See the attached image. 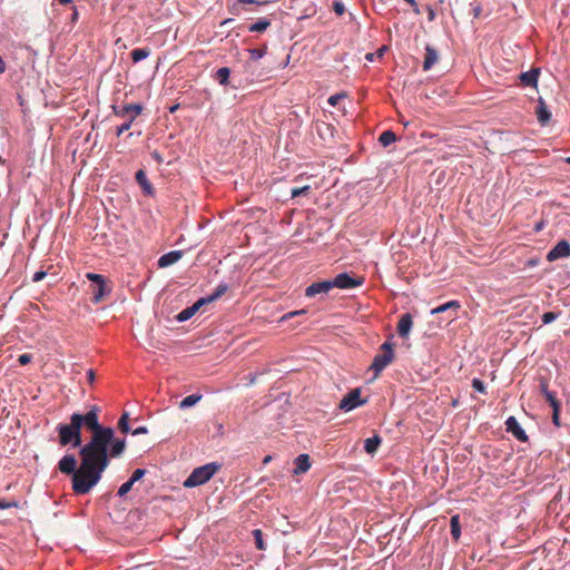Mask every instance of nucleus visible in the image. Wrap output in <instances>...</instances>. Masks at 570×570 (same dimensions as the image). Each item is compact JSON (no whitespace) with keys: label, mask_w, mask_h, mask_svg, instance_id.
Here are the masks:
<instances>
[{"label":"nucleus","mask_w":570,"mask_h":570,"mask_svg":"<svg viewBox=\"0 0 570 570\" xmlns=\"http://www.w3.org/2000/svg\"><path fill=\"white\" fill-rule=\"evenodd\" d=\"M91 441L81 448L80 466L92 472L101 473L108 466V445L114 436V430H92Z\"/></svg>","instance_id":"nucleus-1"},{"label":"nucleus","mask_w":570,"mask_h":570,"mask_svg":"<svg viewBox=\"0 0 570 570\" xmlns=\"http://www.w3.org/2000/svg\"><path fill=\"white\" fill-rule=\"evenodd\" d=\"M101 479L98 472L80 466L72 476V490L76 494L88 493Z\"/></svg>","instance_id":"nucleus-2"},{"label":"nucleus","mask_w":570,"mask_h":570,"mask_svg":"<svg viewBox=\"0 0 570 570\" xmlns=\"http://www.w3.org/2000/svg\"><path fill=\"white\" fill-rule=\"evenodd\" d=\"M220 469V464L216 462L194 469L190 475L184 481L185 488H195L209 481L213 475Z\"/></svg>","instance_id":"nucleus-3"},{"label":"nucleus","mask_w":570,"mask_h":570,"mask_svg":"<svg viewBox=\"0 0 570 570\" xmlns=\"http://www.w3.org/2000/svg\"><path fill=\"white\" fill-rule=\"evenodd\" d=\"M56 428H105L98 421V407L92 406L87 413H73L70 423H59Z\"/></svg>","instance_id":"nucleus-4"},{"label":"nucleus","mask_w":570,"mask_h":570,"mask_svg":"<svg viewBox=\"0 0 570 570\" xmlns=\"http://www.w3.org/2000/svg\"><path fill=\"white\" fill-rule=\"evenodd\" d=\"M367 402V399L361 397V389H353L343 396L338 407L345 412H350Z\"/></svg>","instance_id":"nucleus-5"},{"label":"nucleus","mask_w":570,"mask_h":570,"mask_svg":"<svg viewBox=\"0 0 570 570\" xmlns=\"http://www.w3.org/2000/svg\"><path fill=\"white\" fill-rule=\"evenodd\" d=\"M334 287L341 289H351L362 285L363 279L351 276L347 272L337 274L332 278Z\"/></svg>","instance_id":"nucleus-6"},{"label":"nucleus","mask_w":570,"mask_h":570,"mask_svg":"<svg viewBox=\"0 0 570 570\" xmlns=\"http://www.w3.org/2000/svg\"><path fill=\"white\" fill-rule=\"evenodd\" d=\"M570 256V243L567 239L559 240L547 254L548 262H554Z\"/></svg>","instance_id":"nucleus-7"},{"label":"nucleus","mask_w":570,"mask_h":570,"mask_svg":"<svg viewBox=\"0 0 570 570\" xmlns=\"http://www.w3.org/2000/svg\"><path fill=\"white\" fill-rule=\"evenodd\" d=\"M333 288H334V285H333L332 279L315 282L306 287L305 296L314 297L318 294H327Z\"/></svg>","instance_id":"nucleus-8"},{"label":"nucleus","mask_w":570,"mask_h":570,"mask_svg":"<svg viewBox=\"0 0 570 570\" xmlns=\"http://www.w3.org/2000/svg\"><path fill=\"white\" fill-rule=\"evenodd\" d=\"M144 106L141 104H128L121 107L112 106V111L115 116L120 118H129L131 115H135V118L141 114Z\"/></svg>","instance_id":"nucleus-9"},{"label":"nucleus","mask_w":570,"mask_h":570,"mask_svg":"<svg viewBox=\"0 0 570 570\" xmlns=\"http://www.w3.org/2000/svg\"><path fill=\"white\" fill-rule=\"evenodd\" d=\"M60 431V444H71L73 448L81 444L80 430H59Z\"/></svg>","instance_id":"nucleus-10"},{"label":"nucleus","mask_w":570,"mask_h":570,"mask_svg":"<svg viewBox=\"0 0 570 570\" xmlns=\"http://www.w3.org/2000/svg\"><path fill=\"white\" fill-rule=\"evenodd\" d=\"M540 72V68H531L525 72H521L519 76L521 85L523 87L537 88Z\"/></svg>","instance_id":"nucleus-11"},{"label":"nucleus","mask_w":570,"mask_h":570,"mask_svg":"<svg viewBox=\"0 0 570 570\" xmlns=\"http://www.w3.org/2000/svg\"><path fill=\"white\" fill-rule=\"evenodd\" d=\"M183 257V250H170L158 258L159 268H166L177 263Z\"/></svg>","instance_id":"nucleus-12"},{"label":"nucleus","mask_w":570,"mask_h":570,"mask_svg":"<svg viewBox=\"0 0 570 570\" xmlns=\"http://www.w3.org/2000/svg\"><path fill=\"white\" fill-rule=\"evenodd\" d=\"M413 326V317L410 313H404L401 315L397 323V333L401 337L406 338L411 332Z\"/></svg>","instance_id":"nucleus-13"},{"label":"nucleus","mask_w":570,"mask_h":570,"mask_svg":"<svg viewBox=\"0 0 570 570\" xmlns=\"http://www.w3.org/2000/svg\"><path fill=\"white\" fill-rule=\"evenodd\" d=\"M544 399L549 403V405L552 407L553 424L556 426H560V409H561L560 401L556 397L553 392L547 393V395H544Z\"/></svg>","instance_id":"nucleus-14"},{"label":"nucleus","mask_w":570,"mask_h":570,"mask_svg":"<svg viewBox=\"0 0 570 570\" xmlns=\"http://www.w3.org/2000/svg\"><path fill=\"white\" fill-rule=\"evenodd\" d=\"M535 115L541 126L548 125L551 120V111L549 110L546 101L542 98H539L538 100Z\"/></svg>","instance_id":"nucleus-15"},{"label":"nucleus","mask_w":570,"mask_h":570,"mask_svg":"<svg viewBox=\"0 0 570 570\" xmlns=\"http://www.w3.org/2000/svg\"><path fill=\"white\" fill-rule=\"evenodd\" d=\"M393 358L384 353H380L374 356L371 370L374 371L375 376H377L391 362Z\"/></svg>","instance_id":"nucleus-16"},{"label":"nucleus","mask_w":570,"mask_h":570,"mask_svg":"<svg viewBox=\"0 0 570 570\" xmlns=\"http://www.w3.org/2000/svg\"><path fill=\"white\" fill-rule=\"evenodd\" d=\"M111 288L107 285L106 279L101 283L91 285L92 302L99 303L106 295L110 294Z\"/></svg>","instance_id":"nucleus-17"},{"label":"nucleus","mask_w":570,"mask_h":570,"mask_svg":"<svg viewBox=\"0 0 570 570\" xmlns=\"http://www.w3.org/2000/svg\"><path fill=\"white\" fill-rule=\"evenodd\" d=\"M135 179L137 184L141 187L145 195L153 196L155 194V188L149 183L144 169H139L136 171Z\"/></svg>","instance_id":"nucleus-18"},{"label":"nucleus","mask_w":570,"mask_h":570,"mask_svg":"<svg viewBox=\"0 0 570 570\" xmlns=\"http://www.w3.org/2000/svg\"><path fill=\"white\" fill-rule=\"evenodd\" d=\"M295 469L293 470V474L299 475L306 473L311 468V461L308 454H299L295 461Z\"/></svg>","instance_id":"nucleus-19"},{"label":"nucleus","mask_w":570,"mask_h":570,"mask_svg":"<svg viewBox=\"0 0 570 570\" xmlns=\"http://www.w3.org/2000/svg\"><path fill=\"white\" fill-rule=\"evenodd\" d=\"M77 460L73 455H65L59 461V470L66 474H72L77 471Z\"/></svg>","instance_id":"nucleus-20"},{"label":"nucleus","mask_w":570,"mask_h":570,"mask_svg":"<svg viewBox=\"0 0 570 570\" xmlns=\"http://www.w3.org/2000/svg\"><path fill=\"white\" fill-rule=\"evenodd\" d=\"M439 59L438 51L430 45L425 47V57L423 61V70H430Z\"/></svg>","instance_id":"nucleus-21"},{"label":"nucleus","mask_w":570,"mask_h":570,"mask_svg":"<svg viewBox=\"0 0 570 570\" xmlns=\"http://www.w3.org/2000/svg\"><path fill=\"white\" fill-rule=\"evenodd\" d=\"M381 443L382 438L377 434H374L373 436L364 440V450L367 454L373 456L377 452Z\"/></svg>","instance_id":"nucleus-22"},{"label":"nucleus","mask_w":570,"mask_h":570,"mask_svg":"<svg viewBox=\"0 0 570 570\" xmlns=\"http://www.w3.org/2000/svg\"><path fill=\"white\" fill-rule=\"evenodd\" d=\"M460 306L461 305H460L459 301H449V302L441 304L438 307L433 308L431 311V314H440V313H444V312L452 309L454 312V316H455Z\"/></svg>","instance_id":"nucleus-23"},{"label":"nucleus","mask_w":570,"mask_h":570,"mask_svg":"<svg viewBox=\"0 0 570 570\" xmlns=\"http://www.w3.org/2000/svg\"><path fill=\"white\" fill-rule=\"evenodd\" d=\"M230 69L228 67H222L216 70L214 75V79L218 81L222 86H227L229 83Z\"/></svg>","instance_id":"nucleus-24"},{"label":"nucleus","mask_w":570,"mask_h":570,"mask_svg":"<svg viewBox=\"0 0 570 570\" xmlns=\"http://www.w3.org/2000/svg\"><path fill=\"white\" fill-rule=\"evenodd\" d=\"M202 397H203V395L199 393L190 394L180 401L179 409L185 410V409L193 407L202 400Z\"/></svg>","instance_id":"nucleus-25"},{"label":"nucleus","mask_w":570,"mask_h":570,"mask_svg":"<svg viewBox=\"0 0 570 570\" xmlns=\"http://www.w3.org/2000/svg\"><path fill=\"white\" fill-rule=\"evenodd\" d=\"M197 312H198L197 307L193 304L191 306H188V307L184 308L183 311H180L175 316V318L177 322L184 323V322L190 320Z\"/></svg>","instance_id":"nucleus-26"},{"label":"nucleus","mask_w":570,"mask_h":570,"mask_svg":"<svg viewBox=\"0 0 570 570\" xmlns=\"http://www.w3.org/2000/svg\"><path fill=\"white\" fill-rule=\"evenodd\" d=\"M131 59L135 63H138L150 56V49L147 47L136 48L130 52Z\"/></svg>","instance_id":"nucleus-27"},{"label":"nucleus","mask_w":570,"mask_h":570,"mask_svg":"<svg viewBox=\"0 0 570 570\" xmlns=\"http://www.w3.org/2000/svg\"><path fill=\"white\" fill-rule=\"evenodd\" d=\"M450 529H451V534H452L453 540L459 541V539L461 537V524H460V518L458 514L451 517Z\"/></svg>","instance_id":"nucleus-28"},{"label":"nucleus","mask_w":570,"mask_h":570,"mask_svg":"<svg viewBox=\"0 0 570 570\" xmlns=\"http://www.w3.org/2000/svg\"><path fill=\"white\" fill-rule=\"evenodd\" d=\"M271 20L267 18H259L256 22L248 27L250 32H263L271 26Z\"/></svg>","instance_id":"nucleus-29"},{"label":"nucleus","mask_w":570,"mask_h":570,"mask_svg":"<svg viewBox=\"0 0 570 570\" xmlns=\"http://www.w3.org/2000/svg\"><path fill=\"white\" fill-rule=\"evenodd\" d=\"M379 141L382 146L384 147H387L390 146L391 144H393L394 141H396V135L394 134L393 130H384L380 137H379Z\"/></svg>","instance_id":"nucleus-30"},{"label":"nucleus","mask_w":570,"mask_h":570,"mask_svg":"<svg viewBox=\"0 0 570 570\" xmlns=\"http://www.w3.org/2000/svg\"><path fill=\"white\" fill-rule=\"evenodd\" d=\"M228 288L229 285L226 282H220L215 291L209 295L213 302L223 296L228 291Z\"/></svg>","instance_id":"nucleus-31"},{"label":"nucleus","mask_w":570,"mask_h":570,"mask_svg":"<svg viewBox=\"0 0 570 570\" xmlns=\"http://www.w3.org/2000/svg\"><path fill=\"white\" fill-rule=\"evenodd\" d=\"M134 121H135V115H131L128 119H126V121L124 124H121L120 126L117 127L116 135L119 137L125 131L129 130Z\"/></svg>","instance_id":"nucleus-32"},{"label":"nucleus","mask_w":570,"mask_h":570,"mask_svg":"<svg viewBox=\"0 0 570 570\" xmlns=\"http://www.w3.org/2000/svg\"><path fill=\"white\" fill-rule=\"evenodd\" d=\"M266 52H267L266 47L248 49V53H249L252 60L262 59L266 55Z\"/></svg>","instance_id":"nucleus-33"},{"label":"nucleus","mask_w":570,"mask_h":570,"mask_svg":"<svg viewBox=\"0 0 570 570\" xmlns=\"http://www.w3.org/2000/svg\"><path fill=\"white\" fill-rule=\"evenodd\" d=\"M253 535H254V539H255V544H256V548L258 550H265L266 546H265V542L263 540V532L261 529H255L253 531Z\"/></svg>","instance_id":"nucleus-34"},{"label":"nucleus","mask_w":570,"mask_h":570,"mask_svg":"<svg viewBox=\"0 0 570 570\" xmlns=\"http://www.w3.org/2000/svg\"><path fill=\"white\" fill-rule=\"evenodd\" d=\"M381 351L382 353L391 356L392 358H394V343L390 340L385 341L382 345H381Z\"/></svg>","instance_id":"nucleus-35"},{"label":"nucleus","mask_w":570,"mask_h":570,"mask_svg":"<svg viewBox=\"0 0 570 570\" xmlns=\"http://www.w3.org/2000/svg\"><path fill=\"white\" fill-rule=\"evenodd\" d=\"M472 387L474 391L479 392V393H487V386L484 384V382L478 377H474L472 380V383H471Z\"/></svg>","instance_id":"nucleus-36"},{"label":"nucleus","mask_w":570,"mask_h":570,"mask_svg":"<svg viewBox=\"0 0 570 570\" xmlns=\"http://www.w3.org/2000/svg\"><path fill=\"white\" fill-rule=\"evenodd\" d=\"M559 315H560V314H559V313H556V312H546V313L542 315V317H541L542 323H543L544 325H547V324H551L552 322H554V321L559 317Z\"/></svg>","instance_id":"nucleus-37"},{"label":"nucleus","mask_w":570,"mask_h":570,"mask_svg":"<svg viewBox=\"0 0 570 570\" xmlns=\"http://www.w3.org/2000/svg\"><path fill=\"white\" fill-rule=\"evenodd\" d=\"M386 50V47L383 46L381 47L379 50H376L375 52H368L366 53L365 56V59L370 62H373L375 60V58H381L384 53V51Z\"/></svg>","instance_id":"nucleus-38"},{"label":"nucleus","mask_w":570,"mask_h":570,"mask_svg":"<svg viewBox=\"0 0 570 570\" xmlns=\"http://www.w3.org/2000/svg\"><path fill=\"white\" fill-rule=\"evenodd\" d=\"M124 449H125V442L124 441H116L112 444V446H111V455L112 456H118L119 454H121Z\"/></svg>","instance_id":"nucleus-39"},{"label":"nucleus","mask_w":570,"mask_h":570,"mask_svg":"<svg viewBox=\"0 0 570 570\" xmlns=\"http://www.w3.org/2000/svg\"><path fill=\"white\" fill-rule=\"evenodd\" d=\"M309 189H311V187L308 185L303 186V187L293 188L291 190V196H292V198H295V197H298L301 195H305V194L308 193Z\"/></svg>","instance_id":"nucleus-40"},{"label":"nucleus","mask_w":570,"mask_h":570,"mask_svg":"<svg viewBox=\"0 0 570 570\" xmlns=\"http://www.w3.org/2000/svg\"><path fill=\"white\" fill-rule=\"evenodd\" d=\"M132 485H134V483L130 480H128L127 482L122 483L120 485V488L118 489V495L119 497L126 495L132 489Z\"/></svg>","instance_id":"nucleus-41"},{"label":"nucleus","mask_w":570,"mask_h":570,"mask_svg":"<svg viewBox=\"0 0 570 570\" xmlns=\"http://www.w3.org/2000/svg\"><path fill=\"white\" fill-rule=\"evenodd\" d=\"M86 277L88 281L91 282V285L101 283L102 281L106 279L102 275L96 273H87Z\"/></svg>","instance_id":"nucleus-42"},{"label":"nucleus","mask_w":570,"mask_h":570,"mask_svg":"<svg viewBox=\"0 0 570 570\" xmlns=\"http://www.w3.org/2000/svg\"><path fill=\"white\" fill-rule=\"evenodd\" d=\"M333 10L337 16H342L345 12V4L341 0L333 1Z\"/></svg>","instance_id":"nucleus-43"},{"label":"nucleus","mask_w":570,"mask_h":570,"mask_svg":"<svg viewBox=\"0 0 570 570\" xmlns=\"http://www.w3.org/2000/svg\"><path fill=\"white\" fill-rule=\"evenodd\" d=\"M116 428H130L129 426V413L128 412H124L121 414V416L118 420V423H117Z\"/></svg>","instance_id":"nucleus-44"},{"label":"nucleus","mask_w":570,"mask_h":570,"mask_svg":"<svg viewBox=\"0 0 570 570\" xmlns=\"http://www.w3.org/2000/svg\"><path fill=\"white\" fill-rule=\"evenodd\" d=\"M145 474H146V470H145V469H136V470L132 472V474H131V476H130V479H129V480H130L132 483H135V482L139 481V480L145 475Z\"/></svg>","instance_id":"nucleus-45"},{"label":"nucleus","mask_w":570,"mask_h":570,"mask_svg":"<svg viewBox=\"0 0 570 570\" xmlns=\"http://www.w3.org/2000/svg\"><path fill=\"white\" fill-rule=\"evenodd\" d=\"M212 302H213V299L210 298L209 295H207L205 297H200L198 301H196L194 303V305L197 307V311H199L204 305L212 303Z\"/></svg>","instance_id":"nucleus-46"},{"label":"nucleus","mask_w":570,"mask_h":570,"mask_svg":"<svg viewBox=\"0 0 570 570\" xmlns=\"http://www.w3.org/2000/svg\"><path fill=\"white\" fill-rule=\"evenodd\" d=\"M512 434L522 442H525L528 440V435L525 434V430H510Z\"/></svg>","instance_id":"nucleus-47"},{"label":"nucleus","mask_w":570,"mask_h":570,"mask_svg":"<svg viewBox=\"0 0 570 570\" xmlns=\"http://www.w3.org/2000/svg\"><path fill=\"white\" fill-rule=\"evenodd\" d=\"M31 360H32V355L28 354V353H24V354L19 355L18 363L20 365H27V364H29L31 362Z\"/></svg>","instance_id":"nucleus-48"},{"label":"nucleus","mask_w":570,"mask_h":570,"mask_svg":"<svg viewBox=\"0 0 570 570\" xmlns=\"http://www.w3.org/2000/svg\"><path fill=\"white\" fill-rule=\"evenodd\" d=\"M539 387L543 396L547 395V393H551V391L549 390L548 381L546 379L540 380Z\"/></svg>","instance_id":"nucleus-49"},{"label":"nucleus","mask_w":570,"mask_h":570,"mask_svg":"<svg viewBox=\"0 0 570 570\" xmlns=\"http://www.w3.org/2000/svg\"><path fill=\"white\" fill-rule=\"evenodd\" d=\"M540 264V258L539 257H531L529 259L525 261L524 263V266L528 267V268H532V267H535Z\"/></svg>","instance_id":"nucleus-50"},{"label":"nucleus","mask_w":570,"mask_h":570,"mask_svg":"<svg viewBox=\"0 0 570 570\" xmlns=\"http://www.w3.org/2000/svg\"><path fill=\"white\" fill-rule=\"evenodd\" d=\"M505 428H521V426L514 416H509L505 420Z\"/></svg>","instance_id":"nucleus-51"},{"label":"nucleus","mask_w":570,"mask_h":570,"mask_svg":"<svg viewBox=\"0 0 570 570\" xmlns=\"http://www.w3.org/2000/svg\"><path fill=\"white\" fill-rule=\"evenodd\" d=\"M344 97L343 94H336V95H333L328 98L327 102L331 105V106H336L338 104V101Z\"/></svg>","instance_id":"nucleus-52"},{"label":"nucleus","mask_w":570,"mask_h":570,"mask_svg":"<svg viewBox=\"0 0 570 570\" xmlns=\"http://www.w3.org/2000/svg\"><path fill=\"white\" fill-rule=\"evenodd\" d=\"M305 313H306V311H305V309H298V311L288 312V313H286V314L282 317V320H283V321H284V320H288V318H291V317L298 316V315H303V314H305Z\"/></svg>","instance_id":"nucleus-53"},{"label":"nucleus","mask_w":570,"mask_h":570,"mask_svg":"<svg viewBox=\"0 0 570 570\" xmlns=\"http://www.w3.org/2000/svg\"><path fill=\"white\" fill-rule=\"evenodd\" d=\"M239 3H247V4H257V6H265L267 3H269L268 0H264V1H261V0H237Z\"/></svg>","instance_id":"nucleus-54"},{"label":"nucleus","mask_w":570,"mask_h":570,"mask_svg":"<svg viewBox=\"0 0 570 570\" xmlns=\"http://www.w3.org/2000/svg\"><path fill=\"white\" fill-rule=\"evenodd\" d=\"M47 275V272L45 271H38L36 272L33 275H32V282L33 283H37V282H40L42 281Z\"/></svg>","instance_id":"nucleus-55"},{"label":"nucleus","mask_w":570,"mask_h":570,"mask_svg":"<svg viewBox=\"0 0 570 570\" xmlns=\"http://www.w3.org/2000/svg\"><path fill=\"white\" fill-rule=\"evenodd\" d=\"M78 18H79L78 8L76 6H73L72 7V13H71V17H70V22L71 23H76L78 21Z\"/></svg>","instance_id":"nucleus-56"},{"label":"nucleus","mask_w":570,"mask_h":570,"mask_svg":"<svg viewBox=\"0 0 570 570\" xmlns=\"http://www.w3.org/2000/svg\"><path fill=\"white\" fill-rule=\"evenodd\" d=\"M151 157H153V159H154V160H156L158 164L164 163V158H163V156H161V155H160V153H159V151H157V150H154V151L151 153Z\"/></svg>","instance_id":"nucleus-57"},{"label":"nucleus","mask_w":570,"mask_h":570,"mask_svg":"<svg viewBox=\"0 0 570 570\" xmlns=\"http://www.w3.org/2000/svg\"><path fill=\"white\" fill-rule=\"evenodd\" d=\"M426 10H428L429 21H433L435 19V11L433 10V8L431 6H426Z\"/></svg>","instance_id":"nucleus-58"},{"label":"nucleus","mask_w":570,"mask_h":570,"mask_svg":"<svg viewBox=\"0 0 570 570\" xmlns=\"http://www.w3.org/2000/svg\"><path fill=\"white\" fill-rule=\"evenodd\" d=\"M481 12H482V8L480 4H476L475 7L472 8L473 18H479Z\"/></svg>","instance_id":"nucleus-59"},{"label":"nucleus","mask_w":570,"mask_h":570,"mask_svg":"<svg viewBox=\"0 0 570 570\" xmlns=\"http://www.w3.org/2000/svg\"><path fill=\"white\" fill-rule=\"evenodd\" d=\"M87 380H88L89 383H94V381H95V372H94V370L90 368V370L87 371Z\"/></svg>","instance_id":"nucleus-60"},{"label":"nucleus","mask_w":570,"mask_h":570,"mask_svg":"<svg viewBox=\"0 0 570 570\" xmlns=\"http://www.w3.org/2000/svg\"><path fill=\"white\" fill-rule=\"evenodd\" d=\"M12 505H14V504L10 503V502H6L3 500H0V509H8V508H11Z\"/></svg>","instance_id":"nucleus-61"},{"label":"nucleus","mask_w":570,"mask_h":570,"mask_svg":"<svg viewBox=\"0 0 570 570\" xmlns=\"http://www.w3.org/2000/svg\"><path fill=\"white\" fill-rule=\"evenodd\" d=\"M7 69L6 62L3 61L2 57L0 56V73H3Z\"/></svg>","instance_id":"nucleus-62"},{"label":"nucleus","mask_w":570,"mask_h":570,"mask_svg":"<svg viewBox=\"0 0 570 570\" xmlns=\"http://www.w3.org/2000/svg\"><path fill=\"white\" fill-rule=\"evenodd\" d=\"M234 21V19L232 18H228V19H225L222 21L220 26H230V23Z\"/></svg>","instance_id":"nucleus-63"},{"label":"nucleus","mask_w":570,"mask_h":570,"mask_svg":"<svg viewBox=\"0 0 570 570\" xmlns=\"http://www.w3.org/2000/svg\"><path fill=\"white\" fill-rule=\"evenodd\" d=\"M234 21V19L232 18H228V19H225L222 21L220 26H230V23Z\"/></svg>","instance_id":"nucleus-64"}]
</instances>
